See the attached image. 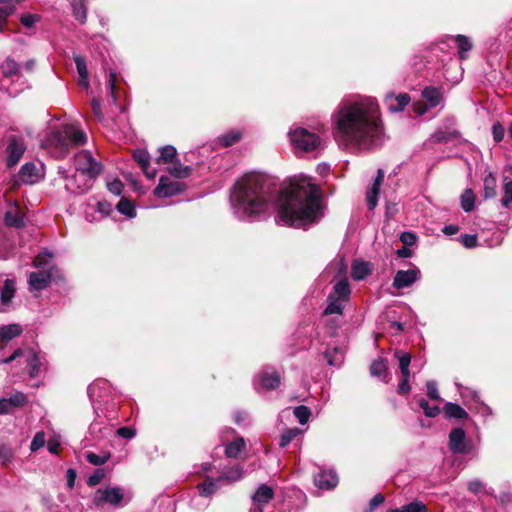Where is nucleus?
<instances>
[{"label":"nucleus","instance_id":"51","mask_svg":"<svg viewBox=\"0 0 512 512\" xmlns=\"http://www.w3.org/2000/svg\"><path fill=\"white\" fill-rule=\"evenodd\" d=\"M11 407H22L27 403V396L22 392H16L8 398Z\"/></svg>","mask_w":512,"mask_h":512},{"label":"nucleus","instance_id":"11","mask_svg":"<svg viewBox=\"0 0 512 512\" xmlns=\"http://www.w3.org/2000/svg\"><path fill=\"white\" fill-rule=\"evenodd\" d=\"M410 96L407 93L395 95L389 92L385 95L384 103L390 112H400L409 104Z\"/></svg>","mask_w":512,"mask_h":512},{"label":"nucleus","instance_id":"47","mask_svg":"<svg viewBox=\"0 0 512 512\" xmlns=\"http://www.w3.org/2000/svg\"><path fill=\"white\" fill-rule=\"evenodd\" d=\"M504 195L501 199L502 206L508 208L512 204V180L504 181L503 184Z\"/></svg>","mask_w":512,"mask_h":512},{"label":"nucleus","instance_id":"61","mask_svg":"<svg viewBox=\"0 0 512 512\" xmlns=\"http://www.w3.org/2000/svg\"><path fill=\"white\" fill-rule=\"evenodd\" d=\"M384 496L380 493L373 496L369 503V509L366 512H373L379 505L384 502Z\"/></svg>","mask_w":512,"mask_h":512},{"label":"nucleus","instance_id":"58","mask_svg":"<svg viewBox=\"0 0 512 512\" xmlns=\"http://www.w3.org/2000/svg\"><path fill=\"white\" fill-rule=\"evenodd\" d=\"M51 257H52V254H50V253H48V252H46V251H44V252H42V253H39V254L35 257V259H34V261H33V265H34V267H36V268H40V267L45 266V265L47 264V259H48V258H51Z\"/></svg>","mask_w":512,"mask_h":512},{"label":"nucleus","instance_id":"48","mask_svg":"<svg viewBox=\"0 0 512 512\" xmlns=\"http://www.w3.org/2000/svg\"><path fill=\"white\" fill-rule=\"evenodd\" d=\"M19 70V65L13 59H6L2 64L3 74L7 77L15 75Z\"/></svg>","mask_w":512,"mask_h":512},{"label":"nucleus","instance_id":"10","mask_svg":"<svg viewBox=\"0 0 512 512\" xmlns=\"http://www.w3.org/2000/svg\"><path fill=\"white\" fill-rule=\"evenodd\" d=\"M26 147L23 141L17 138H11L8 142L6 153H7V165L12 167L16 165L21 159Z\"/></svg>","mask_w":512,"mask_h":512},{"label":"nucleus","instance_id":"20","mask_svg":"<svg viewBox=\"0 0 512 512\" xmlns=\"http://www.w3.org/2000/svg\"><path fill=\"white\" fill-rule=\"evenodd\" d=\"M133 157L138 162L142 171L149 179H152L156 176V171L154 169H150V156L145 150H136L133 154Z\"/></svg>","mask_w":512,"mask_h":512},{"label":"nucleus","instance_id":"49","mask_svg":"<svg viewBox=\"0 0 512 512\" xmlns=\"http://www.w3.org/2000/svg\"><path fill=\"white\" fill-rule=\"evenodd\" d=\"M294 415L301 424H305L311 415V411L308 407L300 405L294 409Z\"/></svg>","mask_w":512,"mask_h":512},{"label":"nucleus","instance_id":"46","mask_svg":"<svg viewBox=\"0 0 512 512\" xmlns=\"http://www.w3.org/2000/svg\"><path fill=\"white\" fill-rule=\"evenodd\" d=\"M243 471L239 466H235L231 468L229 471H227L224 475L220 476V478H223V484L224 483H230L234 481H238L242 478Z\"/></svg>","mask_w":512,"mask_h":512},{"label":"nucleus","instance_id":"7","mask_svg":"<svg viewBox=\"0 0 512 512\" xmlns=\"http://www.w3.org/2000/svg\"><path fill=\"white\" fill-rule=\"evenodd\" d=\"M185 189V185L177 180L162 176L154 194L158 197H171L179 194Z\"/></svg>","mask_w":512,"mask_h":512},{"label":"nucleus","instance_id":"50","mask_svg":"<svg viewBox=\"0 0 512 512\" xmlns=\"http://www.w3.org/2000/svg\"><path fill=\"white\" fill-rule=\"evenodd\" d=\"M170 173L175 178H185L190 175L191 167L190 166H182L181 164H175L171 169Z\"/></svg>","mask_w":512,"mask_h":512},{"label":"nucleus","instance_id":"36","mask_svg":"<svg viewBox=\"0 0 512 512\" xmlns=\"http://www.w3.org/2000/svg\"><path fill=\"white\" fill-rule=\"evenodd\" d=\"M388 512H427V507L422 501L415 500L401 508L390 509Z\"/></svg>","mask_w":512,"mask_h":512},{"label":"nucleus","instance_id":"33","mask_svg":"<svg viewBox=\"0 0 512 512\" xmlns=\"http://www.w3.org/2000/svg\"><path fill=\"white\" fill-rule=\"evenodd\" d=\"M160 155L156 158L157 164L171 163L176 156V149L171 146H164L159 149Z\"/></svg>","mask_w":512,"mask_h":512},{"label":"nucleus","instance_id":"2","mask_svg":"<svg viewBox=\"0 0 512 512\" xmlns=\"http://www.w3.org/2000/svg\"><path fill=\"white\" fill-rule=\"evenodd\" d=\"M331 122L335 140L345 148L371 149L383 142L380 109L373 97L343 100Z\"/></svg>","mask_w":512,"mask_h":512},{"label":"nucleus","instance_id":"24","mask_svg":"<svg viewBox=\"0 0 512 512\" xmlns=\"http://www.w3.org/2000/svg\"><path fill=\"white\" fill-rule=\"evenodd\" d=\"M344 355V349L340 347L329 348L325 352V358L331 366H340L344 361Z\"/></svg>","mask_w":512,"mask_h":512},{"label":"nucleus","instance_id":"39","mask_svg":"<svg viewBox=\"0 0 512 512\" xmlns=\"http://www.w3.org/2000/svg\"><path fill=\"white\" fill-rule=\"evenodd\" d=\"M395 357L399 361V367L401 371V375H410L409 366L411 363V356L409 353L403 351H396Z\"/></svg>","mask_w":512,"mask_h":512},{"label":"nucleus","instance_id":"54","mask_svg":"<svg viewBox=\"0 0 512 512\" xmlns=\"http://www.w3.org/2000/svg\"><path fill=\"white\" fill-rule=\"evenodd\" d=\"M45 434L44 432H38L35 434L34 438L32 439L30 449L31 451H37L40 448H42L45 445Z\"/></svg>","mask_w":512,"mask_h":512},{"label":"nucleus","instance_id":"31","mask_svg":"<svg viewBox=\"0 0 512 512\" xmlns=\"http://www.w3.org/2000/svg\"><path fill=\"white\" fill-rule=\"evenodd\" d=\"M330 295H334L335 298L346 301L350 295V286L347 279H342L337 282L333 288V292Z\"/></svg>","mask_w":512,"mask_h":512},{"label":"nucleus","instance_id":"18","mask_svg":"<svg viewBox=\"0 0 512 512\" xmlns=\"http://www.w3.org/2000/svg\"><path fill=\"white\" fill-rule=\"evenodd\" d=\"M372 273V264L363 260H354L352 263L351 276L354 280L360 281Z\"/></svg>","mask_w":512,"mask_h":512},{"label":"nucleus","instance_id":"59","mask_svg":"<svg viewBox=\"0 0 512 512\" xmlns=\"http://www.w3.org/2000/svg\"><path fill=\"white\" fill-rule=\"evenodd\" d=\"M410 375H402V379L398 385L397 392L401 395L407 394L410 392V384H409Z\"/></svg>","mask_w":512,"mask_h":512},{"label":"nucleus","instance_id":"25","mask_svg":"<svg viewBox=\"0 0 512 512\" xmlns=\"http://www.w3.org/2000/svg\"><path fill=\"white\" fill-rule=\"evenodd\" d=\"M444 413L447 418L466 419L468 413L458 404L448 402L444 405Z\"/></svg>","mask_w":512,"mask_h":512},{"label":"nucleus","instance_id":"23","mask_svg":"<svg viewBox=\"0 0 512 512\" xmlns=\"http://www.w3.org/2000/svg\"><path fill=\"white\" fill-rule=\"evenodd\" d=\"M74 62L76 64L77 72L79 75V84L87 89L89 87V80L86 61L83 57L75 55Z\"/></svg>","mask_w":512,"mask_h":512},{"label":"nucleus","instance_id":"42","mask_svg":"<svg viewBox=\"0 0 512 512\" xmlns=\"http://www.w3.org/2000/svg\"><path fill=\"white\" fill-rule=\"evenodd\" d=\"M302 433V430L299 428H290L284 431L281 435L280 439V447L284 448L291 443L297 436Z\"/></svg>","mask_w":512,"mask_h":512},{"label":"nucleus","instance_id":"53","mask_svg":"<svg viewBox=\"0 0 512 512\" xmlns=\"http://www.w3.org/2000/svg\"><path fill=\"white\" fill-rule=\"evenodd\" d=\"M454 135H455V132L437 130L432 135V140L435 143L446 142V141H449L450 139H452L454 137Z\"/></svg>","mask_w":512,"mask_h":512},{"label":"nucleus","instance_id":"9","mask_svg":"<svg viewBox=\"0 0 512 512\" xmlns=\"http://www.w3.org/2000/svg\"><path fill=\"white\" fill-rule=\"evenodd\" d=\"M420 270L416 267L409 270H399L393 279V286L397 289L410 287L420 278Z\"/></svg>","mask_w":512,"mask_h":512},{"label":"nucleus","instance_id":"32","mask_svg":"<svg viewBox=\"0 0 512 512\" xmlns=\"http://www.w3.org/2000/svg\"><path fill=\"white\" fill-rule=\"evenodd\" d=\"M245 448V441L243 438H237L230 442L225 448V455L229 458H237L239 453Z\"/></svg>","mask_w":512,"mask_h":512},{"label":"nucleus","instance_id":"26","mask_svg":"<svg viewBox=\"0 0 512 512\" xmlns=\"http://www.w3.org/2000/svg\"><path fill=\"white\" fill-rule=\"evenodd\" d=\"M22 0H0L2 6H0V31L2 30V24L8 16L12 15L15 11L16 5Z\"/></svg>","mask_w":512,"mask_h":512},{"label":"nucleus","instance_id":"14","mask_svg":"<svg viewBox=\"0 0 512 512\" xmlns=\"http://www.w3.org/2000/svg\"><path fill=\"white\" fill-rule=\"evenodd\" d=\"M280 384L278 373L272 369H265L259 375V383L255 384L257 390L260 388L270 390L275 389Z\"/></svg>","mask_w":512,"mask_h":512},{"label":"nucleus","instance_id":"60","mask_svg":"<svg viewBox=\"0 0 512 512\" xmlns=\"http://www.w3.org/2000/svg\"><path fill=\"white\" fill-rule=\"evenodd\" d=\"M400 240L404 246H412L416 243L417 237L411 232H403L400 236Z\"/></svg>","mask_w":512,"mask_h":512},{"label":"nucleus","instance_id":"44","mask_svg":"<svg viewBox=\"0 0 512 512\" xmlns=\"http://www.w3.org/2000/svg\"><path fill=\"white\" fill-rule=\"evenodd\" d=\"M241 139V133L239 131H230L227 134L222 135L219 138V142L223 147H229L238 142Z\"/></svg>","mask_w":512,"mask_h":512},{"label":"nucleus","instance_id":"52","mask_svg":"<svg viewBox=\"0 0 512 512\" xmlns=\"http://www.w3.org/2000/svg\"><path fill=\"white\" fill-rule=\"evenodd\" d=\"M426 387H427L428 397L431 400L440 402L441 401V397H440V394H439V391H438V388H437V383L435 381H433V380L427 381Z\"/></svg>","mask_w":512,"mask_h":512},{"label":"nucleus","instance_id":"34","mask_svg":"<svg viewBox=\"0 0 512 512\" xmlns=\"http://www.w3.org/2000/svg\"><path fill=\"white\" fill-rule=\"evenodd\" d=\"M5 223L8 226L20 228L24 226L22 216L18 213L16 208L10 209L5 213Z\"/></svg>","mask_w":512,"mask_h":512},{"label":"nucleus","instance_id":"5","mask_svg":"<svg viewBox=\"0 0 512 512\" xmlns=\"http://www.w3.org/2000/svg\"><path fill=\"white\" fill-rule=\"evenodd\" d=\"M318 132L303 127L291 128L288 132L290 144L296 154L314 152L323 148V140Z\"/></svg>","mask_w":512,"mask_h":512},{"label":"nucleus","instance_id":"6","mask_svg":"<svg viewBox=\"0 0 512 512\" xmlns=\"http://www.w3.org/2000/svg\"><path fill=\"white\" fill-rule=\"evenodd\" d=\"M123 499L122 489L119 487H108L98 489L93 497L95 506L100 507L104 504L118 505Z\"/></svg>","mask_w":512,"mask_h":512},{"label":"nucleus","instance_id":"64","mask_svg":"<svg viewBox=\"0 0 512 512\" xmlns=\"http://www.w3.org/2000/svg\"><path fill=\"white\" fill-rule=\"evenodd\" d=\"M492 133L494 140L496 142H500L504 137L505 130L502 125L494 124L492 127Z\"/></svg>","mask_w":512,"mask_h":512},{"label":"nucleus","instance_id":"17","mask_svg":"<svg viewBox=\"0 0 512 512\" xmlns=\"http://www.w3.org/2000/svg\"><path fill=\"white\" fill-rule=\"evenodd\" d=\"M315 484L321 489H331L334 488L338 483V476L335 472L321 471L315 476Z\"/></svg>","mask_w":512,"mask_h":512},{"label":"nucleus","instance_id":"62","mask_svg":"<svg viewBox=\"0 0 512 512\" xmlns=\"http://www.w3.org/2000/svg\"><path fill=\"white\" fill-rule=\"evenodd\" d=\"M108 190L114 195L119 196L122 192L123 185L119 180H113L107 184Z\"/></svg>","mask_w":512,"mask_h":512},{"label":"nucleus","instance_id":"35","mask_svg":"<svg viewBox=\"0 0 512 512\" xmlns=\"http://www.w3.org/2000/svg\"><path fill=\"white\" fill-rule=\"evenodd\" d=\"M484 182V198H493L496 196L497 182L492 173H489L483 180Z\"/></svg>","mask_w":512,"mask_h":512},{"label":"nucleus","instance_id":"22","mask_svg":"<svg viewBox=\"0 0 512 512\" xmlns=\"http://www.w3.org/2000/svg\"><path fill=\"white\" fill-rule=\"evenodd\" d=\"M422 97L431 108L438 106L443 100L440 90L434 87H426L422 91Z\"/></svg>","mask_w":512,"mask_h":512},{"label":"nucleus","instance_id":"27","mask_svg":"<svg viewBox=\"0 0 512 512\" xmlns=\"http://www.w3.org/2000/svg\"><path fill=\"white\" fill-rule=\"evenodd\" d=\"M26 362L29 367V375L36 377L40 369V360L36 352L33 350L24 351Z\"/></svg>","mask_w":512,"mask_h":512},{"label":"nucleus","instance_id":"63","mask_svg":"<svg viewBox=\"0 0 512 512\" xmlns=\"http://www.w3.org/2000/svg\"><path fill=\"white\" fill-rule=\"evenodd\" d=\"M467 488H468V490L470 492L476 494V493L480 492L484 488V485H483V483L480 480L473 479V480L468 482Z\"/></svg>","mask_w":512,"mask_h":512},{"label":"nucleus","instance_id":"13","mask_svg":"<svg viewBox=\"0 0 512 512\" xmlns=\"http://www.w3.org/2000/svg\"><path fill=\"white\" fill-rule=\"evenodd\" d=\"M19 180L26 184H34L38 182L41 177V170L31 162L25 163L18 174Z\"/></svg>","mask_w":512,"mask_h":512},{"label":"nucleus","instance_id":"29","mask_svg":"<svg viewBox=\"0 0 512 512\" xmlns=\"http://www.w3.org/2000/svg\"><path fill=\"white\" fill-rule=\"evenodd\" d=\"M71 5H72L73 16L81 24H84L87 19V7L85 4V0H72Z\"/></svg>","mask_w":512,"mask_h":512},{"label":"nucleus","instance_id":"16","mask_svg":"<svg viewBox=\"0 0 512 512\" xmlns=\"http://www.w3.org/2000/svg\"><path fill=\"white\" fill-rule=\"evenodd\" d=\"M51 274L46 271L32 272L28 283L33 290H43L50 284Z\"/></svg>","mask_w":512,"mask_h":512},{"label":"nucleus","instance_id":"57","mask_svg":"<svg viewBox=\"0 0 512 512\" xmlns=\"http://www.w3.org/2000/svg\"><path fill=\"white\" fill-rule=\"evenodd\" d=\"M13 458V452L12 450L7 446H0V464H7L9 463Z\"/></svg>","mask_w":512,"mask_h":512},{"label":"nucleus","instance_id":"19","mask_svg":"<svg viewBox=\"0 0 512 512\" xmlns=\"http://www.w3.org/2000/svg\"><path fill=\"white\" fill-rule=\"evenodd\" d=\"M223 484V478H211L206 477L203 483L198 484L197 488L199 494L204 497H208L215 493L217 489Z\"/></svg>","mask_w":512,"mask_h":512},{"label":"nucleus","instance_id":"45","mask_svg":"<svg viewBox=\"0 0 512 512\" xmlns=\"http://www.w3.org/2000/svg\"><path fill=\"white\" fill-rule=\"evenodd\" d=\"M419 407L423 410L424 414L427 417H436L440 413V408L437 405L430 406L428 401L425 398H420L418 400Z\"/></svg>","mask_w":512,"mask_h":512},{"label":"nucleus","instance_id":"28","mask_svg":"<svg viewBox=\"0 0 512 512\" xmlns=\"http://www.w3.org/2000/svg\"><path fill=\"white\" fill-rule=\"evenodd\" d=\"M453 41L456 42L458 47V54L461 59L467 58V52H469L472 48V43L470 39L464 35H457L451 37Z\"/></svg>","mask_w":512,"mask_h":512},{"label":"nucleus","instance_id":"8","mask_svg":"<svg viewBox=\"0 0 512 512\" xmlns=\"http://www.w3.org/2000/svg\"><path fill=\"white\" fill-rule=\"evenodd\" d=\"M449 449L458 454H466L470 451V444L466 440V433L462 428H455L450 432Z\"/></svg>","mask_w":512,"mask_h":512},{"label":"nucleus","instance_id":"30","mask_svg":"<svg viewBox=\"0 0 512 512\" xmlns=\"http://www.w3.org/2000/svg\"><path fill=\"white\" fill-rule=\"evenodd\" d=\"M15 295V282L12 279H6L1 289L0 299L2 304L7 305Z\"/></svg>","mask_w":512,"mask_h":512},{"label":"nucleus","instance_id":"55","mask_svg":"<svg viewBox=\"0 0 512 512\" xmlns=\"http://www.w3.org/2000/svg\"><path fill=\"white\" fill-rule=\"evenodd\" d=\"M105 477L103 469H97L93 474L88 477L87 484L91 487L98 485Z\"/></svg>","mask_w":512,"mask_h":512},{"label":"nucleus","instance_id":"56","mask_svg":"<svg viewBox=\"0 0 512 512\" xmlns=\"http://www.w3.org/2000/svg\"><path fill=\"white\" fill-rule=\"evenodd\" d=\"M460 242L466 248H474L477 246L478 239L475 234H464V235H461Z\"/></svg>","mask_w":512,"mask_h":512},{"label":"nucleus","instance_id":"38","mask_svg":"<svg viewBox=\"0 0 512 512\" xmlns=\"http://www.w3.org/2000/svg\"><path fill=\"white\" fill-rule=\"evenodd\" d=\"M343 300L337 299L334 297V295H329L328 297V305L324 310L325 315H331V314H342L343 306H342Z\"/></svg>","mask_w":512,"mask_h":512},{"label":"nucleus","instance_id":"3","mask_svg":"<svg viewBox=\"0 0 512 512\" xmlns=\"http://www.w3.org/2000/svg\"><path fill=\"white\" fill-rule=\"evenodd\" d=\"M74 165L79 177L87 179L78 181V176H68L65 170L59 168V174L65 181V189L72 193H84L91 187V180L95 179L102 172V164L97 161L88 150L78 152L74 157Z\"/></svg>","mask_w":512,"mask_h":512},{"label":"nucleus","instance_id":"43","mask_svg":"<svg viewBox=\"0 0 512 512\" xmlns=\"http://www.w3.org/2000/svg\"><path fill=\"white\" fill-rule=\"evenodd\" d=\"M117 209L121 214L129 218H133L136 215L134 205L125 198H122L119 201V203L117 204Z\"/></svg>","mask_w":512,"mask_h":512},{"label":"nucleus","instance_id":"1","mask_svg":"<svg viewBox=\"0 0 512 512\" xmlns=\"http://www.w3.org/2000/svg\"><path fill=\"white\" fill-rule=\"evenodd\" d=\"M276 198V221L282 225L306 228L323 216L321 189L311 177L298 175L281 191L266 176L248 173L236 181L230 193L234 214L249 220L267 212Z\"/></svg>","mask_w":512,"mask_h":512},{"label":"nucleus","instance_id":"40","mask_svg":"<svg viewBox=\"0 0 512 512\" xmlns=\"http://www.w3.org/2000/svg\"><path fill=\"white\" fill-rule=\"evenodd\" d=\"M110 453L109 452H102L101 454H95L93 452H86L85 458L86 460L95 466H101L105 464L110 459Z\"/></svg>","mask_w":512,"mask_h":512},{"label":"nucleus","instance_id":"37","mask_svg":"<svg viewBox=\"0 0 512 512\" xmlns=\"http://www.w3.org/2000/svg\"><path fill=\"white\" fill-rule=\"evenodd\" d=\"M461 208L465 212H471L475 207V194L471 189H466L461 195Z\"/></svg>","mask_w":512,"mask_h":512},{"label":"nucleus","instance_id":"4","mask_svg":"<svg viewBox=\"0 0 512 512\" xmlns=\"http://www.w3.org/2000/svg\"><path fill=\"white\" fill-rule=\"evenodd\" d=\"M86 140L87 136L83 130L69 124L52 131L43 141V145L54 157L64 158L72 147L83 145Z\"/></svg>","mask_w":512,"mask_h":512},{"label":"nucleus","instance_id":"41","mask_svg":"<svg viewBox=\"0 0 512 512\" xmlns=\"http://www.w3.org/2000/svg\"><path fill=\"white\" fill-rule=\"evenodd\" d=\"M370 372L373 376L385 379L387 373L386 362L382 358L374 360L370 366Z\"/></svg>","mask_w":512,"mask_h":512},{"label":"nucleus","instance_id":"15","mask_svg":"<svg viewBox=\"0 0 512 512\" xmlns=\"http://www.w3.org/2000/svg\"><path fill=\"white\" fill-rule=\"evenodd\" d=\"M384 180V171L382 169L377 170V176L374 179L372 186L367 190L366 198L367 205L370 210H373L378 204V194L380 187Z\"/></svg>","mask_w":512,"mask_h":512},{"label":"nucleus","instance_id":"12","mask_svg":"<svg viewBox=\"0 0 512 512\" xmlns=\"http://www.w3.org/2000/svg\"><path fill=\"white\" fill-rule=\"evenodd\" d=\"M273 496L274 492L271 487L265 484L260 485L252 497L253 502L255 503L252 510L263 512V505L270 502L273 499Z\"/></svg>","mask_w":512,"mask_h":512},{"label":"nucleus","instance_id":"21","mask_svg":"<svg viewBox=\"0 0 512 512\" xmlns=\"http://www.w3.org/2000/svg\"><path fill=\"white\" fill-rule=\"evenodd\" d=\"M23 328L20 324L13 323L0 327V342H9L10 340L20 336Z\"/></svg>","mask_w":512,"mask_h":512}]
</instances>
